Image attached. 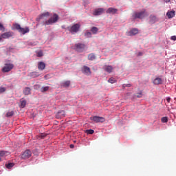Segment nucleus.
Returning <instances> with one entry per match:
<instances>
[{"label":"nucleus","mask_w":176,"mask_h":176,"mask_svg":"<svg viewBox=\"0 0 176 176\" xmlns=\"http://www.w3.org/2000/svg\"><path fill=\"white\" fill-rule=\"evenodd\" d=\"M91 31L92 32V34H97V32H98V28L97 27H92L91 29Z\"/></svg>","instance_id":"a878e982"},{"label":"nucleus","mask_w":176,"mask_h":176,"mask_svg":"<svg viewBox=\"0 0 176 176\" xmlns=\"http://www.w3.org/2000/svg\"><path fill=\"white\" fill-rule=\"evenodd\" d=\"M161 121L162 123H167V122H168V118L167 117H162L161 118Z\"/></svg>","instance_id":"c85d7f7f"},{"label":"nucleus","mask_w":176,"mask_h":176,"mask_svg":"<svg viewBox=\"0 0 176 176\" xmlns=\"http://www.w3.org/2000/svg\"><path fill=\"white\" fill-rule=\"evenodd\" d=\"M32 156V152L30 150H26L21 154V159H23L24 160L27 159H30Z\"/></svg>","instance_id":"39448f33"},{"label":"nucleus","mask_w":176,"mask_h":176,"mask_svg":"<svg viewBox=\"0 0 176 176\" xmlns=\"http://www.w3.org/2000/svg\"><path fill=\"white\" fill-rule=\"evenodd\" d=\"M146 12V10H143L141 12H133V15H132V19H133V20H135L137 19H144V17H145V13Z\"/></svg>","instance_id":"f03ea898"},{"label":"nucleus","mask_w":176,"mask_h":176,"mask_svg":"<svg viewBox=\"0 0 176 176\" xmlns=\"http://www.w3.org/2000/svg\"><path fill=\"white\" fill-rule=\"evenodd\" d=\"M166 101H167L168 102H170V101H171V98H166Z\"/></svg>","instance_id":"79ce46f5"},{"label":"nucleus","mask_w":176,"mask_h":176,"mask_svg":"<svg viewBox=\"0 0 176 176\" xmlns=\"http://www.w3.org/2000/svg\"><path fill=\"white\" fill-rule=\"evenodd\" d=\"M65 111H60L56 115V118L57 119H61L62 118H65Z\"/></svg>","instance_id":"2eb2a0df"},{"label":"nucleus","mask_w":176,"mask_h":176,"mask_svg":"<svg viewBox=\"0 0 176 176\" xmlns=\"http://www.w3.org/2000/svg\"><path fill=\"white\" fill-rule=\"evenodd\" d=\"M47 136V133H40L38 137V138H40L41 140H43L45 137Z\"/></svg>","instance_id":"cd10ccee"},{"label":"nucleus","mask_w":176,"mask_h":176,"mask_svg":"<svg viewBox=\"0 0 176 176\" xmlns=\"http://www.w3.org/2000/svg\"><path fill=\"white\" fill-rule=\"evenodd\" d=\"M12 68H14V65L12 63H6L2 68V72H10Z\"/></svg>","instance_id":"423d86ee"},{"label":"nucleus","mask_w":176,"mask_h":176,"mask_svg":"<svg viewBox=\"0 0 176 176\" xmlns=\"http://www.w3.org/2000/svg\"><path fill=\"white\" fill-rule=\"evenodd\" d=\"M0 31H2V32H5V27H3V25L0 23Z\"/></svg>","instance_id":"f704fd0d"},{"label":"nucleus","mask_w":176,"mask_h":176,"mask_svg":"<svg viewBox=\"0 0 176 176\" xmlns=\"http://www.w3.org/2000/svg\"><path fill=\"white\" fill-rule=\"evenodd\" d=\"M5 91H6V87H0V94L5 93Z\"/></svg>","instance_id":"473e14b6"},{"label":"nucleus","mask_w":176,"mask_h":176,"mask_svg":"<svg viewBox=\"0 0 176 176\" xmlns=\"http://www.w3.org/2000/svg\"><path fill=\"white\" fill-rule=\"evenodd\" d=\"M21 108H25V105H27V100L24 99H21Z\"/></svg>","instance_id":"b1692460"},{"label":"nucleus","mask_w":176,"mask_h":176,"mask_svg":"<svg viewBox=\"0 0 176 176\" xmlns=\"http://www.w3.org/2000/svg\"><path fill=\"white\" fill-rule=\"evenodd\" d=\"M79 28H80V25L79 23H76L69 30V31L72 33H76L79 31Z\"/></svg>","instance_id":"6e6552de"},{"label":"nucleus","mask_w":176,"mask_h":176,"mask_svg":"<svg viewBox=\"0 0 176 176\" xmlns=\"http://www.w3.org/2000/svg\"><path fill=\"white\" fill-rule=\"evenodd\" d=\"M13 115H14V111H8L6 113V118H12V116H13Z\"/></svg>","instance_id":"bb28decb"},{"label":"nucleus","mask_w":176,"mask_h":176,"mask_svg":"<svg viewBox=\"0 0 176 176\" xmlns=\"http://www.w3.org/2000/svg\"><path fill=\"white\" fill-rule=\"evenodd\" d=\"M42 91H47L49 90V87H44L41 89Z\"/></svg>","instance_id":"ea45409f"},{"label":"nucleus","mask_w":176,"mask_h":176,"mask_svg":"<svg viewBox=\"0 0 176 176\" xmlns=\"http://www.w3.org/2000/svg\"><path fill=\"white\" fill-rule=\"evenodd\" d=\"M166 16L168 19H173V17H175V11H168V12L166 13Z\"/></svg>","instance_id":"a211bd4d"},{"label":"nucleus","mask_w":176,"mask_h":176,"mask_svg":"<svg viewBox=\"0 0 176 176\" xmlns=\"http://www.w3.org/2000/svg\"><path fill=\"white\" fill-rule=\"evenodd\" d=\"M138 56H142V52H139Z\"/></svg>","instance_id":"49530a36"},{"label":"nucleus","mask_w":176,"mask_h":176,"mask_svg":"<svg viewBox=\"0 0 176 176\" xmlns=\"http://www.w3.org/2000/svg\"><path fill=\"white\" fill-rule=\"evenodd\" d=\"M88 60L90 61H93V60H96V55L94 54H89L88 55Z\"/></svg>","instance_id":"393cba45"},{"label":"nucleus","mask_w":176,"mask_h":176,"mask_svg":"<svg viewBox=\"0 0 176 176\" xmlns=\"http://www.w3.org/2000/svg\"><path fill=\"white\" fill-rule=\"evenodd\" d=\"M85 36H87V38H91V32H86Z\"/></svg>","instance_id":"4c0bfd02"},{"label":"nucleus","mask_w":176,"mask_h":176,"mask_svg":"<svg viewBox=\"0 0 176 176\" xmlns=\"http://www.w3.org/2000/svg\"><path fill=\"white\" fill-rule=\"evenodd\" d=\"M50 16V13L49 12H44L37 18V21H41V20H46V19H47Z\"/></svg>","instance_id":"1a4fd4ad"},{"label":"nucleus","mask_w":176,"mask_h":176,"mask_svg":"<svg viewBox=\"0 0 176 176\" xmlns=\"http://www.w3.org/2000/svg\"><path fill=\"white\" fill-rule=\"evenodd\" d=\"M137 34H138V29L134 28L127 32V36H134V35H137Z\"/></svg>","instance_id":"ddd939ff"},{"label":"nucleus","mask_w":176,"mask_h":176,"mask_svg":"<svg viewBox=\"0 0 176 176\" xmlns=\"http://www.w3.org/2000/svg\"><path fill=\"white\" fill-rule=\"evenodd\" d=\"M104 70L108 74H111L113 71V67L111 65H104Z\"/></svg>","instance_id":"dca6fc26"},{"label":"nucleus","mask_w":176,"mask_h":176,"mask_svg":"<svg viewBox=\"0 0 176 176\" xmlns=\"http://www.w3.org/2000/svg\"><path fill=\"white\" fill-rule=\"evenodd\" d=\"M58 21V15L57 14H54L53 16L50 18L49 20L45 21V25H50L57 23Z\"/></svg>","instance_id":"7ed1b4c3"},{"label":"nucleus","mask_w":176,"mask_h":176,"mask_svg":"<svg viewBox=\"0 0 176 176\" xmlns=\"http://www.w3.org/2000/svg\"><path fill=\"white\" fill-rule=\"evenodd\" d=\"M86 47V45L84 43H76L74 46V50L76 52H78V53H82L85 51V49Z\"/></svg>","instance_id":"20e7f679"},{"label":"nucleus","mask_w":176,"mask_h":176,"mask_svg":"<svg viewBox=\"0 0 176 176\" xmlns=\"http://www.w3.org/2000/svg\"><path fill=\"white\" fill-rule=\"evenodd\" d=\"M149 19H150V22L152 23H156V21H157L156 16L155 15H151L149 16Z\"/></svg>","instance_id":"4be33fe9"},{"label":"nucleus","mask_w":176,"mask_h":176,"mask_svg":"<svg viewBox=\"0 0 176 176\" xmlns=\"http://www.w3.org/2000/svg\"><path fill=\"white\" fill-rule=\"evenodd\" d=\"M23 94L25 96H29V94H31V88L27 87H25L23 91Z\"/></svg>","instance_id":"412c9836"},{"label":"nucleus","mask_w":176,"mask_h":176,"mask_svg":"<svg viewBox=\"0 0 176 176\" xmlns=\"http://www.w3.org/2000/svg\"><path fill=\"white\" fill-rule=\"evenodd\" d=\"M87 134H94V130L93 129H88L86 131Z\"/></svg>","instance_id":"72a5a7b5"},{"label":"nucleus","mask_w":176,"mask_h":176,"mask_svg":"<svg viewBox=\"0 0 176 176\" xmlns=\"http://www.w3.org/2000/svg\"><path fill=\"white\" fill-rule=\"evenodd\" d=\"M13 166H14V164H13V163H8V164H6V167L7 168H12V167H13Z\"/></svg>","instance_id":"7c9ffc66"},{"label":"nucleus","mask_w":176,"mask_h":176,"mask_svg":"<svg viewBox=\"0 0 176 176\" xmlns=\"http://www.w3.org/2000/svg\"><path fill=\"white\" fill-rule=\"evenodd\" d=\"M104 12H105V9L98 8L94 11L93 14H94V16H100V15L102 14V13H104Z\"/></svg>","instance_id":"9b49d317"},{"label":"nucleus","mask_w":176,"mask_h":176,"mask_svg":"<svg viewBox=\"0 0 176 176\" xmlns=\"http://www.w3.org/2000/svg\"><path fill=\"white\" fill-rule=\"evenodd\" d=\"M106 13L109 14H116V13H118V9L113 8H109L106 11Z\"/></svg>","instance_id":"f8f14e48"},{"label":"nucleus","mask_w":176,"mask_h":176,"mask_svg":"<svg viewBox=\"0 0 176 176\" xmlns=\"http://www.w3.org/2000/svg\"><path fill=\"white\" fill-rule=\"evenodd\" d=\"M170 0H164V2H166V3H168V2H170Z\"/></svg>","instance_id":"a18cd8bd"},{"label":"nucleus","mask_w":176,"mask_h":176,"mask_svg":"<svg viewBox=\"0 0 176 176\" xmlns=\"http://www.w3.org/2000/svg\"><path fill=\"white\" fill-rule=\"evenodd\" d=\"M45 68H46V64H45V63L43 62L38 63V69H39L40 71H43Z\"/></svg>","instance_id":"f3484780"},{"label":"nucleus","mask_w":176,"mask_h":176,"mask_svg":"<svg viewBox=\"0 0 176 176\" xmlns=\"http://www.w3.org/2000/svg\"><path fill=\"white\" fill-rule=\"evenodd\" d=\"M9 155H10V153L9 151H0V157H1V159L3 157H6V156H9Z\"/></svg>","instance_id":"aec40b11"},{"label":"nucleus","mask_w":176,"mask_h":176,"mask_svg":"<svg viewBox=\"0 0 176 176\" xmlns=\"http://www.w3.org/2000/svg\"><path fill=\"white\" fill-rule=\"evenodd\" d=\"M135 97H136L137 98H142V91H140V92L135 94Z\"/></svg>","instance_id":"c756f323"},{"label":"nucleus","mask_w":176,"mask_h":176,"mask_svg":"<svg viewBox=\"0 0 176 176\" xmlns=\"http://www.w3.org/2000/svg\"><path fill=\"white\" fill-rule=\"evenodd\" d=\"M69 85H71V81L67 80V81L63 82L61 84V86H63V87H69Z\"/></svg>","instance_id":"5701e85b"},{"label":"nucleus","mask_w":176,"mask_h":176,"mask_svg":"<svg viewBox=\"0 0 176 176\" xmlns=\"http://www.w3.org/2000/svg\"><path fill=\"white\" fill-rule=\"evenodd\" d=\"M90 119L95 123H104L105 122V118L97 116L91 117Z\"/></svg>","instance_id":"0eeeda50"},{"label":"nucleus","mask_w":176,"mask_h":176,"mask_svg":"<svg viewBox=\"0 0 176 176\" xmlns=\"http://www.w3.org/2000/svg\"><path fill=\"white\" fill-rule=\"evenodd\" d=\"M2 39H3V37H2V34L0 36V42L2 41Z\"/></svg>","instance_id":"c03bdc74"},{"label":"nucleus","mask_w":176,"mask_h":176,"mask_svg":"<svg viewBox=\"0 0 176 176\" xmlns=\"http://www.w3.org/2000/svg\"><path fill=\"white\" fill-rule=\"evenodd\" d=\"M170 39H171V41H176V36H172L170 37Z\"/></svg>","instance_id":"a19ab883"},{"label":"nucleus","mask_w":176,"mask_h":176,"mask_svg":"<svg viewBox=\"0 0 176 176\" xmlns=\"http://www.w3.org/2000/svg\"><path fill=\"white\" fill-rule=\"evenodd\" d=\"M126 87H131V84H124V85H122V89H126Z\"/></svg>","instance_id":"c9c22d12"},{"label":"nucleus","mask_w":176,"mask_h":176,"mask_svg":"<svg viewBox=\"0 0 176 176\" xmlns=\"http://www.w3.org/2000/svg\"><path fill=\"white\" fill-rule=\"evenodd\" d=\"M108 82L109 83H116V80L113 78H110L109 80H108Z\"/></svg>","instance_id":"2f4dec72"},{"label":"nucleus","mask_w":176,"mask_h":176,"mask_svg":"<svg viewBox=\"0 0 176 176\" xmlns=\"http://www.w3.org/2000/svg\"><path fill=\"white\" fill-rule=\"evenodd\" d=\"M70 148L71 149H73V148H75V146L74 144H70Z\"/></svg>","instance_id":"37998d69"},{"label":"nucleus","mask_w":176,"mask_h":176,"mask_svg":"<svg viewBox=\"0 0 176 176\" xmlns=\"http://www.w3.org/2000/svg\"><path fill=\"white\" fill-rule=\"evenodd\" d=\"M30 75L32 78H36L38 76V75H36V72H32Z\"/></svg>","instance_id":"e433bc0d"},{"label":"nucleus","mask_w":176,"mask_h":176,"mask_svg":"<svg viewBox=\"0 0 176 176\" xmlns=\"http://www.w3.org/2000/svg\"><path fill=\"white\" fill-rule=\"evenodd\" d=\"M82 72L85 74V75H91V71H90V67L87 66H84L82 67Z\"/></svg>","instance_id":"4468645a"},{"label":"nucleus","mask_w":176,"mask_h":176,"mask_svg":"<svg viewBox=\"0 0 176 176\" xmlns=\"http://www.w3.org/2000/svg\"><path fill=\"white\" fill-rule=\"evenodd\" d=\"M16 31H18L22 35H25V34H28L30 32V28H21V25L19 23H15L13 25Z\"/></svg>","instance_id":"f257e3e1"},{"label":"nucleus","mask_w":176,"mask_h":176,"mask_svg":"<svg viewBox=\"0 0 176 176\" xmlns=\"http://www.w3.org/2000/svg\"><path fill=\"white\" fill-rule=\"evenodd\" d=\"M43 56V52H42V51H39L38 52H37V57H42Z\"/></svg>","instance_id":"58836bf2"},{"label":"nucleus","mask_w":176,"mask_h":176,"mask_svg":"<svg viewBox=\"0 0 176 176\" xmlns=\"http://www.w3.org/2000/svg\"><path fill=\"white\" fill-rule=\"evenodd\" d=\"M13 32H7L1 34L3 39H9V38H12L13 36Z\"/></svg>","instance_id":"9d476101"},{"label":"nucleus","mask_w":176,"mask_h":176,"mask_svg":"<svg viewBox=\"0 0 176 176\" xmlns=\"http://www.w3.org/2000/svg\"><path fill=\"white\" fill-rule=\"evenodd\" d=\"M153 83L154 85H162V83H163V80H162V78L157 77L155 79H154Z\"/></svg>","instance_id":"6ab92c4d"}]
</instances>
